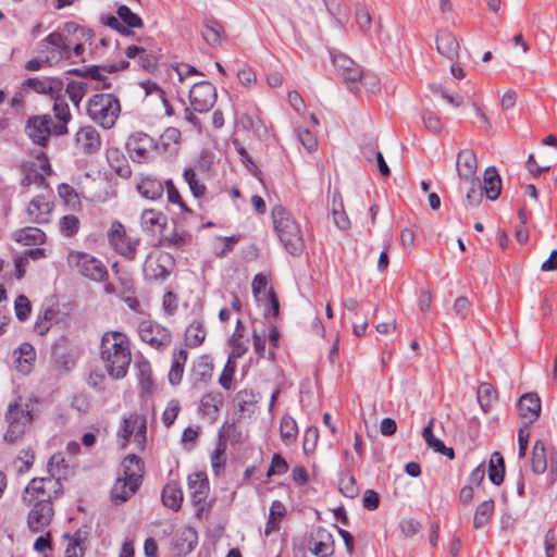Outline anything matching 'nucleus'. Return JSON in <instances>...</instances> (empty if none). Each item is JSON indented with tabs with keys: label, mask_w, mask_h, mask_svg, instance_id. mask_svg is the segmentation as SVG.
<instances>
[{
	"label": "nucleus",
	"mask_w": 557,
	"mask_h": 557,
	"mask_svg": "<svg viewBox=\"0 0 557 557\" xmlns=\"http://www.w3.org/2000/svg\"><path fill=\"white\" fill-rule=\"evenodd\" d=\"M100 358L112 379H124L132 361L126 335L117 331L106 332L101 337Z\"/></svg>",
	"instance_id": "obj_1"
},
{
	"label": "nucleus",
	"mask_w": 557,
	"mask_h": 557,
	"mask_svg": "<svg viewBox=\"0 0 557 557\" xmlns=\"http://www.w3.org/2000/svg\"><path fill=\"white\" fill-rule=\"evenodd\" d=\"M274 230L286 251L299 257L305 249V240L299 224L283 206L272 209Z\"/></svg>",
	"instance_id": "obj_2"
},
{
	"label": "nucleus",
	"mask_w": 557,
	"mask_h": 557,
	"mask_svg": "<svg viewBox=\"0 0 557 557\" xmlns=\"http://www.w3.org/2000/svg\"><path fill=\"white\" fill-rule=\"evenodd\" d=\"M50 495L46 490H24L22 500L33 508L27 516V527L30 532H42L51 522L53 508Z\"/></svg>",
	"instance_id": "obj_3"
},
{
	"label": "nucleus",
	"mask_w": 557,
	"mask_h": 557,
	"mask_svg": "<svg viewBox=\"0 0 557 557\" xmlns=\"http://www.w3.org/2000/svg\"><path fill=\"white\" fill-rule=\"evenodd\" d=\"M120 113V100L113 94H96L88 100V116L106 129H110L115 125Z\"/></svg>",
	"instance_id": "obj_4"
},
{
	"label": "nucleus",
	"mask_w": 557,
	"mask_h": 557,
	"mask_svg": "<svg viewBox=\"0 0 557 557\" xmlns=\"http://www.w3.org/2000/svg\"><path fill=\"white\" fill-rule=\"evenodd\" d=\"M66 260L72 270L94 282H103L109 277L108 270L102 261L90 253L72 250L69 252Z\"/></svg>",
	"instance_id": "obj_5"
},
{
	"label": "nucleus",
	"mask_w": 557,
	"mask_h": 557,
	"mask_svg": "<svg viewBox=\"0 0 557 557\" xmlns=\"http://www.w3.org/2000/svg\"><path fill=\"white\" fill-rule=\"evenodd\" d=\"M36 52L39 57H44V61L49 66H52L60 60L69 58L70 42L62 33L55 30L38 42Z\"/></svg>",
	"instance_id": "obj_6"
},
{
	"label": "nucleus",
	"mask_w": 557,
	"mask_h": 557,
	"mask_svg": "<svg viewBox=\"0 0 557 557\" xmlns=\"http://www.w3.org/2000/svg\"><path fill=\"white\" fill-rule=\"evenodd\" d=\"M54 126L50 114L32 115L25 124V134L30 141L39 147L49 145L50 136H54Z\"/></svg>",
	"instance_id": "obj_7"
},
{
	"label": "nucleus",
	"mask_w": 557,
	"mask_h": 557,
	"mask_svg": "<svg viewBox=\"0 0 557 557\" xmlns=\"http://www.w3.org/2000/svg\"><path fill=\"white\" fill-rule=\"evenodd\" d=\"M108 240L115 252L127 260L135 259L139 239L127 237L125 227L120 221H114L111 224L108 231Z\"/></svg>",
	"instance_id": "obj_8"
},
{
	"label": "nucleus",
	"mask_w": 557,
	"mask_h": 557,
	"mask_svg": "<svg viewBox=\"0 0 557 557\" xmlns=\"http://www.w3.org/2000/svg\"><path fill=\"white\" fill-rule=\"evenodd\" d=\"M125 146L133 161L139 163L148 161L158 149L156 139L143 132L132 134Z\"/></svg>",
	"instance_id": "obj_9"
},
{
	"label": "nucleus",
	"mask_w": 557,
	"mask_h": 557,
	"mask_svg": "<svg viewBox=\"0 0 557 557\" xmlns=\"http://www.w3.org/2000/svg\"><path fill=\"white\" fill-rule=\"evenodd\" d=\"M216 88L210 82L203 81L193 85L189 90V102L194 111L206 113L216 101Z\"/></svg>",
	"instance_id": "obj_10"
},
{
	"label": "nucleus",
	"mask_w": 557,
	"mask_h": 557,
	"mask_svg": "<svg viewBox=\"0 0 557 557\" xmlns=\"http://www.w3.org/2000/svg\"><path fill=\"white\" fill-rule=\"evenodd\" d=\"M138 332L143 342L158 349L166 348L172 342V334L166 327L150 321L141 322Z\"/></svg>",
	"instance_id": "obj_11"
},
{
	"label": "nucleus",
	"mask_w": 557,
	"mask_h": 557,
	"mask_svg": "<svg viewBox=\"0 0 557 557\" xmlns=\"http://www.w3.org/2000/svg\"><path fill=\"white\" fill-rule=\"evenodd\" d=\"M123 480L122 487H139L144 476V462L135 454L127 455L122 461Z\"/></svg>",
	"instance_id": "obj_12"
},
{
	"label": "nucleus",
	"mask_w": 557,
	"mask_h": 557,
	"mask_svg": "<svg viewBox=\"0 0 557 557\" xmlns=\"http://www.w3.org/2000/svg\"><path fill=\"white\" fill-rule=\"evenodd\" d=\"M517 409L520 418L533 423L541 414V398L535 392L525 393L518 399Z\"/></svg>",
	"instance_id": "obj_13"
},
{
	"label": "nucleus",
	"mask_w": 557,
	"mask_h": 557,
	"mask_svg": "<svg viewBox=\"0 0 557 557\" xmlns=\"http://www.w3.org/2000/svg\"><path fill=\"white\" fill-rule=\"evenodd\" d=\"M76 144L85 154L96 153L101 147L100 134L92 126L82 127L76 133Z\"/></svg>",
	"instance_id": "obj_14"
},
{
	"label": "nucleus",
	"mask_w": 557,
	"mask_h": 557,
	"mask_svg": "<svg viewBox=\"0 0 557 557\" xmlns=\"http://www.w3.org/2000/svg\"><path fill=\"white\" fill-rule=\"evenodd\" d=\"M312 554L318 557H330L334 554V539L330 531L324 528H317L312 533Z\"/></svg>",
	"instance_id": "obj_15"
},
{
	"label": "nucleus",
	"mask_w": 557,
	"mask_h": 557,
	"mask_svg": "<svg viewBox=\"0 0 557 557\" xmlns=\"http://www.w3.org/2000/svg\"><path fill=\"white\" fill-rule=\"evenodd\" d=\"M136 188L140 196L148 200H158L164 194V183L151 174L141 176Z\"/></svg>",
	"instance_id": "obj_16"
},
{
	"label": "nucleus",
	"mask_w": 557,
	"mask_h": 557,
	"mask_svg": "<svg viewBox=\"0 0 557 557\" xmlns=\"http://www.w3.org/2000/svg\"><path fill=\"white\" fill-rule=\"evenodd\" d=\"M53 101V113L57 120L55 123L52 122L54 136H63L69 133L67 124L72 120V114L64 98H55Z\"/></svg>",
	"instance_id": "obj_17"
},
{
	"label": "nucleus",
	"mask_w": 557,
	"mask_h": 557,
	"mask_svg": "<svg viewBox=\"0 0 557 557\" xmlns=\"http://www.w3.org/2000/svg\"><path fill=\"white\" fill-rule=\"evenodd\" d=\"M53 209V202L45 196H36L27 207V213L34 223L45 224L49 222V215Z\"/></svg>",
	"instance_id": "obj_18"
},
{
	"label": "nucleus",
	"mask_w": 557,
	"mask_h": 557,
	"mask_svg": "<svg viewBox=\"0 0 557 557\" xmlns=\"http://www.w3.org/2000/svg\"><path fill=\"white\" fill-rule=\"evenodd\" d=\"M478 168L475 153L471 149L460 150L457 156V171L460 178H475Z\"/></svg>",
	"instance_id": "obj_19"
},
{
	"label": "nucleus",
	"mask_w": 557,
	"mask_h": 557,
	"mask_svg": "<svg viewBox=\"0 0 557 557\" xmlns=\"http://www.w3.org/2000/svg\"><path fill=\"white\" fill-rule=\"evenodd\" d=\"M482 189L487 199L496 200L502 191V178L495 166H488L483 174Z\"/></svg>",
	"instance_id": "obj_20"
},
{
	"label": "nucleus",
	"mask_w": 557,
	"mask_h": 557,
	"mask_svg": "<svg viewBox=\"0 0 557 557\" xmlns=\"http://www.w3.org/2000/svg\"><path fill=\"white\" fill-rule=\"evenodd\" d=\"M224 397L221 392H209L200 400L199 411L215 420L223 406Z\"/></svg>",
	"instance_id": "obj_21"
},
{
	"label": "nucleus",
	"mask_w": 557,
	"mask_h": 557,
	"mask_svg": "<svg viewBox=\"0 0 557 557\" xmlns=\"http://www.w3.org/2000/svg\"><path fill=\"white\" fill-rule=\"evenodd\" d=\"M226 449V440L222 432L220 431L218 441L215 443V448L210 456L211 467L215 475L222 474L225 470L227 460Z\"/></svg>",
	"instance_id": "obj_22"
},
{
	"label": "nucleus",
	"mask_w": 557,
	"mask_h": 557,
	"mask_svg": "<svg viewBox=\"0 0 557 557\" xmlns=\"http://www.w3.org/2000/svg\"><path fill=\"white\" fill-rule=\"evenodd\" d=\"M187 358L188 351L186 349L181 348L178 350H174L171 369L169 371V382L171 385L176 386L181 383Z\"/></svg>",
	"instance_id": "obj_23"
},
{
	"label": "nucleus",
	"mask_w": 557,
	"mask_h": 557,
	"mask_svg": "<svg viewBox=\"0 0 557 557\" xmlns=\"http://www.w3.org/2000/svg\"><path fill=\"white\" fill-rule=\"evenodd\" d=\"M436 48L444 57L454 59L458 55L459 44L451 33L443 30L436 36Z\"/></svg>",
	"instance_id": "obj_24"
},
{
	"label": "nucleus",
	"mask_w": 557,
	"mask_h": 557,
	"mask_svg": "<svg viewBox=\"0 0 557 557\" xmlns=\"http://www.w3.org/2000/svg\"><path fill=\"white\" fill-rule=\"evenodd\" d=\"M201 34L208 45L215 47L221 44L224 28L215 18L205 17Z\"/></svg>",
	"instance_id": "obj_25"
},
{
	"label": "nucleus",
	"mask_w": 557,
	"mask_h": 557,
	"mask_svg": "<svg viewBox=\"0 0 557 557\" xmlns=\"http://www.w3.org/2000/svg\"><path fill=\"white\" fill-rule=\"evenodd\" d=\"M143 271L145 278L151 282H163L170 275V271L159 259L147 258Z\"/></svg>",
	"instance_id": "obj_26"
},
{
	"label": "nucleus",
	"mask_w": 557,
	"mask_h": 557,
	"mask_svg": "<svg viewBox=\"0 0 557 557\" xmlns=\"http://www.w3.org/2000/svg\"><path fill=\"white\" fill-rule=\"evenodd\" d=\"M486 471L492 484L500 485L503 483L505 476V460L499 451H494L491 455Z\"/></svg>",
	"instance_id": "obj_27"
},
{
	"label": "nucleus",
	"mask_w": 557,
	"mask_h": 557,
	"mask_svg": "<svg viewBox=\"0 0 557 557\" xmlns=\"http://www.w3.org/2000/svg\"><path fill=\"white\" fill-rule=\"evenodd\" d=\"M140 224L144 232L153 234L157 226L161 228L165 226L166 216L153 209H146L140 215Z\"/></svg>",
	"instance_id": "obj_28"
},
{
	"label": "nucleus",
	"mask_w": 557,
	"mask_h": 557,
	"mask_svg": "<svg viewBox=\"0 0 557 557\" xmlns=\"http://www.w3.org/2000/svg\"><path fill=\"white\" fill-rule=\"evenodd\" d=\"M5 420L9 424L28 425L33 421V416L30 411L24 410L17 403H14L9 405Z\"/></svg>",
	"instance_id": "obj_29"
},
{
	"label": "nucleus",
	"mask_w": 557,
	"mask_h": 557,
	"mask_svg": "<svg viewBox=\"0 0 557 557\" xmlns=\"http://www.w3.org/2000/svg\"><path fill=\"white\" fill-rule=\"evenodd\" d=\"M48 470L52 478L55 479V483L62 485V479H65L70 472L69 466L65 465V459L62 454H54L51 456L48 462Z\"/></svg>",
	"instance_id": "obj_30"
},
{
	"label": "nucleus",
	"mask_w": 557,
	"mask_h": 557,
	"mask_svg": "<svg viewBox=\"0 0 557 557\" xmlns=\"http://www.w3.org/2000/svg\"><path fill=\"white\" fill-rule=\"evenodd\" d=\"M213 373V363L209 356L203 355L194 363L193 375L196 382H207Z\"/></svg>",
	"instance_id": "obj_31"
},
{
	"label": "nucleus",
	"mask_w": 557,
	"mask_h": 557,
	"mask_svg": "<svg viewBox=\"0 0 557 557\" xmlns=\"http://www.w3.org/2000/svg\"><path fill=\"white\" fill-rule=\"evenodd\" d=\"M197 545V533L191 528H185L176 539L175 547L180 554H188Z\"/></svg>",
	"instance_id": "obj_32"
},
{
	"label": "nucleus",
	"mask_w": 557,
	"mask_h": 557,
	"mask_svg": "<svg viewBox=\"0 0 557 557\" xmlns=\"http://www.w3.org/2000/svg\"><path fill=\"white\" fill-rule=\"evenodd\" d=\"M206 329L200 321H193L185 331L186 345L189 347L200 346L206 338Z\"/></svg>",
	"instance_id": "obj_33"
},
{
	"label": "nucleus",
	"mask_w": 557,
	"mask_h": 557,
	"mask_svg": "<svg viewBox=\"0 0 557 557\" xmlns=\"http://www.w3.org/2000/svg\"><path fill=\"white\" fill-rule=\"evenodd\" d=\"M531 467L535 473H543L547 468L545 444L542 440H537L533 445Z\"/></svg>",
	"instance_id": "obj_34"
},
{
	"label": "nucleus",
	"mask_w": 557,
	"mask_h": 557,
	"mask_svg": "<svg viewBox=\"0 0 557 557\" xmlns=\"http://www.w3.org/2000/svg\"><path fill=\"white\" fill-rule=\"evenodd\" d=\"M108 160L111 169L117 176L122 178L131 177L132 169L125 158L119 153V150L110 151L108 154Z\"/></svg>",
	"instance_id": "obj_35"
},
{
	"label": "nucleus",
	"mask_w": 557,
	"mask_h": 557,
	"mask_svg": "<svg viewBox=\"0 0 557 557\" xmlns=\"http://www.w3.org/2000/svg\"><path fill=\"white\" fill-rule=\"evenodd\" d=\"M129 422L134 426V442L138 445L140 449H144V445L146 443V432H147V420L143 414H131Z\"/></svg>",
	"instance_id": "obj_36"
},
{
	"label": "nucleus",
	"mask_w": 557,
	"mask_h": 557,
	"mask_svg": "<svg viewBox=\"0 0 557 557\" xmlns=\"http://www.w3.org/2000/svg\"><path fill=\"white\" fill-rule=\"evenodd\" d=\"M191 239V235L185 231H174L172 234L165 235L160 245L166 248L181 249Z\"/></svg>",
	"instance_id": "obj_37"
},
{
	"label": "nucleus",
	"mask_w": 557,
	"mask_h": 557,
	"mask_svg": "<svg viewBox=\"0 0 557 557\" xmlns=\"http://www.w3.org/2000/svg\"><path fill=\"white\" fill-rule=\"evenodd\" d=\"M280 433L281 438L285 444L295 442L298 434L296 421L289 416L283 417L280 424Z\"/></svg>",
	"instance_id": "obj_38"
},
{
	"label": "nucleus",
	"mask_w": 557,
	"mask_h": 557,
	"mask_svg": "<svg viewBox=\"0 0 557 557\" xmlns=\"http://www.w3.org/2000/svg\"><path fill=\"white\" fill-rule=\"evenodd\" d=\"M478 401L484 412H487L492 401L496 399V391L490 383H481L476 392Z\"/></svg>",
	"instance_id": "obj_39"
},
{
	"label": "nucleus",
	"mask_w": 557,
	"mask_h": 557,
	"mask_svg": "<svg viewBox=\"0 0 557 557\" xmlns=\"http://www.w3.org/2000/svg\"><path fill=\"white\" fill-rule=\"evenodd\" d=\"M87 83L71 81L67 83L65 92L67 94L70 100L73 102L75 107H78L85 95L87 94Z\"/></svg>",
	"instance_id": "obj_40"
},
{
	"label": "nucleus",
	"mask_w": 557,
	"mask_h": 557,
	"mask_svg": "<svg viewBox=\"0 0 557 557\" xmlns=\"http://www.w3.org/2000/svg\"><path fill=\"white\" fill-rule=\"evenodd\" d=\"M183 177L188 184V187L195 198H199L206 194V185L197 177L196 172L191 168L184 170Z\"/></svg>",
	"instance_id": "obj_41"
},
{
	"label": "nucleus",
	"mask_w": 557,
	"mask_h": 557,
	"mask_svg": "<svg viewBox=\"0 0 557 557\" xmlns=\"http://www.w3.org/2000/svg\"><path fill=\"white\" fill-rule=\"evenodd\" d=\"M45 233L37 227H26L22 230L16 237L17 242H22L27 246L40 245L44 243Z\"/></svg>",
	"instance_id": "obj_42"
},
{
	"label": "nucleus",
	"mask_w": 557,
	"mask_h": 557,
	"mask_svg": "<svg viewBox=\"0 0 557 557\" xmlns=\"http://www.w3.org/2000/svg\"><path fill=\"white\" fill-rule=\"evenodd\" d=\"M493 509L494 503L492 499L484 500L478 506L473 519V525L475 529H480L488 522Z\"/></svg>",
	"instance_id": "obj_43"
},
{
	"label": "nucleus",
	"mask_w": 557,
	"mask_h": 557,
	"mask_svg": "<svg viewBox=\"0 0 557 557\" xmlns=\"http://www.w3.org/2000/svg\"><path fill=\"white\" fill-rule=\"evenodd\" d=\"M233 146L235 147V150L236 152L240 156V160L242 162L244 163V165L246 166V169L255 176L257 177L259 181H261V171L259 170V168L256 165V163L252 161L251 157L249 156V153L247 152V150L245 149V147H243L239 143L238 139H233L232 141Z\"/></svg>",
	"instance_id": "obj_44"
},
{
	"label": "nucleus",
	"mask_w": 557,
	"mask_h": 557,
	"mask_svg": "<svg viewBox=\"0 0 557 557\" xmlns=\"http://www.w3.org/2000/svg\"><path fill=\"white\" fill-rule=\"evenodd\" d=\"M55 314V311L48 307L42 312H40L36 319V322L34 324V331L38 335H46L50 327H51V321Z\"/></svg>",
	"instance_id": "obj_45"
},
{
	"label": "nucleus",
	"mask_w": 557,
	"mask_h": 557,
	"mask_svg": "<svg viewBox=\"0 0 557 557\" xmlns=\"http://www.w3.org/2000/svg\"><path fill=\"white\" fill-rule=\"evenodd\" d=\"M136 368L138 370L137 377L141 389L150 392L153 387L150 363L148 361H140L136 363Z\"/></svg>",
	"instance_id": "obj_46"
},
{
	"label": "nucleus",
	"mask_w": 557,
	"mask_h": 557,
	"mask_svg": "<svg viewBox=\"0 0 557 557\" xmlns=\"http://www.w3.org/2000/svg\"><path fill=\"white\" fill-rule=\"evenodd\" d=\"M161 500L163 506L178 511L183 503V491L182 490H162Z\"/></svg>",
	"instance_id": "obj_47"
},
{
	"label": "nucleus",
	"mask_w": 557,
	"mask_h": 557,
	"mask_svg": "<svg viewBox=\"0 0 557 557\" xmlns=\"http://www.w3.org/2000/svg\"><path fill=\"white\" fill-rule=\"evenodd\" d=\"M235 400L237 403L238 412L243 414L249 410L251 406L258 403L257 394L252 389H243L236 393Z\"/></svg>",
	"instance_id": "obj_48"
},
{
	"label": "nucleus",
	"mask_w": 557,
	"mask_h": 557,
	"mask_svg": "<svg viewBox=\"0 0 557 557\" xmlns=\"http://www.w3.org/2000/svg\"><path fill=\"white\" fill-rule=\"evenodd\" d=\"M98 67L99 77L94 78L96 83L95 89H110L112 87L111 79L106 74H111L117 72L116 64H107V65H96Z\"/></svg>",
	"instance_id": "obj_49"
},
{
	"label": "nucleus",
	"mask_w": 557,
	"mask_h": 557,
	"mask_svg": "<svg viewBox=\"0 0 557 557\" xmlns=\"http://www.w3.org/2000/svg\"><path fill=\"white\" fill-rule=\"evenodd\" d=\"M59 226L62 235L73 237L79 231L81 221L76 215L67 214L60 220Z\"/></svg>",
	"instance_id": "obj_50"
},
{
	"label": "nucleus",
	"mask_w": 557,
	"mask_h": 557,
	"mask_svg": "<svg viewBox=\"0 0 557 557\" xmlns=\"http://www.w3.org/2000/svg\"><path fill=\"white\" fill-rule=\"evenodd\" d=\"M116 13L119 18L125 25H127V27L139 28L144 25L141 17L138 14L132 12V10L125 4L120 5Z\"/></svg>",
	"instance_id": "obj_51"
},
{
	"label": "nucleus",
	"mask_w": 557,
	"mask_h": 557,
	"mask_svg": "<svg viewBox=\"0 0 557 557\" xmlns=\"http://www.w3.org/2000/svg\"><path fill=\"white\" fill-rule=\"evenodd\" d=\"M138 62L143 70H145L148 73H153L158 69L159 58L157 55L156 50H148L145 47L144 52H140L138 57Z\"/></svg>",
	"instance_id": "obj_52"
},
{
	"label": "nucleus",
	"mask_w": 557,
	"mask_h": 557,
	"mask_svg": "<svg viewBox=\"0 0 557 557\" xmlns=\"http://www.w3.org/2000/svg\"><path fill=\"white\" fill-rule=\"evenodd\" d=\"M164 188H166L168 201L174 205H177L182 211L186 213H191V209L187 207V205L183 201L181 194L176 186L174 185L172 180H166L164 182Z\"/></svg>",
	"instance_id": "obj_53"
},
{
	"label": "nucleus",
	"mask_w": 557,
	"mask_h": 557,
	"mask_svg": "<svg viewBox=\"0 0 557 557\" xmlns=\"http://www.w3.org/2000/svg\"><path fill=\"white\" fill-rule=\"evenodd\" d=\"M484 191L482 189V184L479 178H473L471 182V186L466 195L467 205L470 207H476L481 203L483 199Z\"/></svg>",
	"instance_id": "obj_54"
},
{
	"label": "nucleus",
	"mask_w": 557,
	"mask_h": 557,
	"mask_svg": "<svg viewBox=\"0 0 557 557\" xmlns=\"http://www.w3.org/2000/svg\"><path fill=\"white\" fill-rule=\"evenodd\" d=\"M15 315L18 321L24 322L29 318L32 304L25 295H20L14 301Z\"/></svg>",
	"instance_id": "obj_55"
},
{
	"label": "nucleus",
	"mask_w": 557,
	"mask_h": 557,
	"mask_svg": "<svg viewBox=\"0 0 557 557\" xmlns=\"http://www.w3.org/2000/svg\"><path fill=\"white\" fill-rule=\"evenodd\" d=\"M236 371V362L228 358L224 369L219 377V383L221 386L228 391L232 387L233 377Z\"/></svg>",
	"instance_id": "obj_56"
},
{
	"label": "nucleus",
	"mask_w": 557,
	"mask_h": 557,
	"mask_svg": "<svg viewBox=\"0 0 557 557\" xmlns=\"http://www.w3.org/2000/svg\"><path fill=\"white\" fill-rule=\"evenodd\" d=\"M58 194L66 205H70L73 208L81 203L76 190L66 183H62L58 186Z\"/></svg>",
	"instance_id": "obj_57"
},
{
	"label": "nucleus",
	"mask_w": 557,
	"mask_h": 557,
	"mask_svg": "<svg viewBox=\"0 0 557 557\" xmlns=\"http://www.w3.org/2000/svg\"><path fill=\"white\" fill-rule=\"evenodd\" d=\"M288 470V463L280 454H274L265 474L268 476L283 474Z\"/></svg>",
	"instance_id": "obj_58"
},
{
	"label": "nucleus",
	"mask_w": 557,
	"mask_h": 557,
	"mask_svg": "<svg viewBox=\"0 0 557 557\" xmlns=\"http://www.w3.org/2000/svg\"><path fill=\"white\" fill-rule=\"evenodd\" d=\"M23 89H29L39 95H47L46 77H29L22 84Z\"/></svg>",
	"instance_id": "obj_59"
},
{
	"label": "nucleus",
	"mask_w": 557,
	"mask_h": 557,
	"mask_svg": "<svg viewBox=\"0 0 557 557\" xmlns=\"http://www.w3.org/2000/svg\"><path fill=\"white\" fill-rule=\"evenodd\" d=\"M297 137L300 144L308 150L312 151L318 146V140L314 134L308 128H298Z\"/></svg>",
	"instance_id": "obj_60"
},
{
	"label": "nucleus",
	"mask_w": 557,
	"mask_h": 557,
	"mask_svg": "<svg viewBox=\"0 0 557 557\" xmlns=\"http://www.w3.org/2000/svg\"><path fill=\"white\" fill-rule=\"evenodd\" d=\"M319 438V431L315 426H309L304 436V451L305 454H311L315 449V445Z\"/></svg>",
	"instance_id": "obj_61"
},
{
	"label": "nucleus",
	"mask_w": 557,
	"mask_h": 557,
	"mask_svg": "<svg viewBox=\"0 0 557 557\" xmlns=\"http://www.w3.org/2000/svg\"><path fill=\"white\" fill-rule=\"evenodd\" d=\"M47 81V95H49L53 100L55 98H63L62 91L64 88V83L62 78L59 77H46Z\"/></svg>",
	"instance_id": "obj_62"
},
{
	"label": "nucleus",
	"mask_w": 557,
	"mask_h": 557,
	"mask_svg": "<svg viewBox=\"0 0 557 557\" xmlns=\"http://www.w3.org/2000/svg\"><path fill=\"white\" fill-rule=\"evenodd\" d=\"M355 15L359 28L361 30H367L372 21L369 10L362 4H357Z\"/></svg>",
	"instance_id": "obj_63"
},
{
	"label": "nucleus",
	"mask_w": 557,
	"mask_h": 557,
	"mask_svg": "<svg viewBox=\"0 0 557 557\" xmlns=\"http://www.w3.org/2000/svg\"><path fill=\"white\" fill-rule=\"evenodd\" d=\"M331 58L334 66L341 75L355 64V61L344 53H331Z\"/></svg>",
	"instance_id": "obj_64"
}]
</instances>
